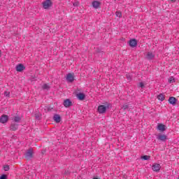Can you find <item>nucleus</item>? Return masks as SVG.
<instances>
[{
    "label": "nucleus",
    "instance_id": "obj_20",
    "mask_svg": "<svg viewBox=\"0 0 179 179\" xmlns=\"http://www.w3.org/2000/svg\"><path fill=\"white\" fill-rule=\"evenodd\" d=\"M50 87V85H48V84H44L42 86V89H43V90H49Z\"/></svg>",
    "mask_w": 179,
    "mask_h": 179
},
{
    "label": "nucleus",
    "instance_id": "obj_17",
    "mask_svg": "<svg viewBox=\"0 0 179 179\" xmlns=\"http://www.w3.org/2000/svg\"><path fill=\"white\" fill-rule=\"evenodd\" d=\"M53 118L55 122H61V116L59 115H55Z\"/></svg>",
    "mask_w": 179,
    "mask_h": 179
},
{
    "label": "nucleus",
    "instance_id": "obj_28",
    "mask_svg": "<svg viewBox=\"0 0 179 179\" xmlns=\"http://www.w3.org/2000/svg\"><path fill=\"white\" fill-rule=\"evenodd\" d=\"M122 108L123 110H127V108H128V105H127V104L123 105L122 107Z\"/></svg>",
    "mask_w": 179,
    "mask_h": 179
},
{
    "label": "nucleus",
    "instance_id": "obj_26",
    "mask_svg": "<svg viewBox=\"0 0 179 179\" xmlns=\"http://www.w3.org/2000/svg\"><path fill=\"white\" fill-rule=\"evenodd\" d=\"M138 87H141V89H143V87H145V85L143 84V83H140L138 85Z\"/></svg>",
    "mask_w": 179,
    "mask_h": 179
},
{
    "label": "nucleus",
    "instance_id": "obj_5",
    "mask_svg": "<svg viewBox=\"0 0 179 179\" xmlns=\"http://www.w3.org/2000/svg\"><path fill=\"white\" fill-rule=\"evenodd\" d=\"M157 139H158V141H162V142H166V141H167V136L165 134H160L157 137Z\"/></svg>",
    "mask_w": 179,
    "mask_h": 179
},
{
    "label": "nucleus",
    "instance_id": "obj_19",
    "mask_svg": "<svg viewBox=\"0 0 179 179\" xmlns=\"http://www.w3.org/2000/svg\"><path fill=\"white\" fill-rule=\"evenodd\" d=\"M21 120H22V118H20V117H19V116H15L13 118L14 122H20Z\"/></svg>",
    "mask_w": 179,
    "mask_h": 179
},
{
    "label": "nucleus",
    "instance_id": "obj_7",
    "mask_svg": "<svg viewBox=\"0 0 179 179\" xmlns=\"http://www.w3.org/2000/svg\"><path fill=\"white\" fill-rule=\"evenodd\" d=\"M52 3L51 0H46L45 2H43V8L45 9H48V8L51 6Z\"/></svg>",
    "mask_w": 179,
    "mask_h": 179
},
{
    "label": "nucleus",
    "instance_id": "obj_22",
    "mask_svg": "<svg viewBox=\"0 0 179 179\" xmlns=\"http://www.w3.org/2000/svg\"><path fill=\"white\" fill-rule=\"evenodd\" d=\"M10 169V168L9 167V165H5L3 166L4 171H9Z\"/></svg>",
    "mask_w": 179,
    "mask_h": 179
},
{
    "label": "nucleus",
    "instance_id": "obj_4",
    "mask_svg": "<svg viewBox=\"0 0 179 179\" xmlns=\"http://www.w3.org/2000/svg\"><path fill=\"white\" fill-rule=\"evenodd\" d=\"M107 111V106H105L103 105H101L98 106V112L99 114H104Z\"/></svg>",
    "mask_w": 179,
    "mask_h": 179
},
{
    "label": "nucleus",
    "instance_id": "obj_8",
    "mask_svg": "<svg viewBox=\"0 0 179 179\" xmlns=\"http://www.w3.org/2000/svg\"><path fill=\"white\" fill-rule=\"evenodd\" d=\"M101 5V3L99 1H94L92 2V6L94 8V9H99L100 8V6Z\"/></svg>",
    "mask_w": 179,
    "mask_h": 179
},
{
    "label": "nucleus",
    "instance_id": "obj_2",
    "mask_svg": "<svg viewBox=\"0 0 179 179\" xmlns=\"http://www.w3.org/2000/svg\"><path fill=\"white\" fill-rule=\"evenodd\" d=\"M66 79L69 83H72L75 80V73L67 74Z\"/></svg>",
    "mask_w": 179,
    "mask_h": 179
},
{
    "label": "nucleus",
    "instance_id": "obj_29",
    "mask_svg": "<svg viewBox=\"0 0 179 179\" xmlns=\"http://www.w3.org/2000/svg\"><path fill=\"white\" fill-rule=\"evenodd\" d=\"M74 6H78V3H73Z\"/></svg>",
    "mask_w": 179,
    "mask_h": 179
},
{
    "label": "nucleus",
    "instance_id": "obj_25",
    "mask_svg": "<svg viewBox=\"0 0 179 179\" xmlns=\"http://www.w3.org/2000/svg\"><path fill=\"white\" fill-rule=\"evenodd\" d=\"M10 94V92L8 90H6L4 92V96H6V97L9 96Z\"/></svg>",
    "mask_w": 179,
    "mask_h": 179
},
{
    "label": "nucleus",
    "instance_id": "obj_31",
    "mask_svg": "<svg viewBox=\"0 0 179 179\" xmlns=\"http://www.w3.org/2000/svg\"><path fill=\"white\" fill-rule=\"evenodd\" d=\"M171 2H176V0H171Z\"/></svg>",
    "mask_w": 179,
    "mask_h": 179
},
{
    "label": "nucleus",
    "instance_id": "obj_1",
    "mask_svg": "<svg viewBox=\"0 0 179 179\" xmlns=\"http://www.w3.org/2000/svg\"><path fill=\"white\" fill-rule=\"evenodd\" d=\"M34 155V151H33V148H29L24 154L25 159L27 160H31V159H33Z\"/></svg>",
    "mask_w": 179,
    "mask_h": 179
},
{
    "label": "nucleus",
    "instance_id": "obj_33",
    "mask_svg": "<svg viewBox=\"0 0 179 179\" xmlns=\"http://www.w3.org/2000/svg\"><path fill=\"white\" fill-rule=\"evenodd\" d=\"M178 179H179V176L178 177Z\"/></svg>",
    "mask_w": 179,
    "mask_h": 179
},
{
    "label": "nucleus",
    "instance_id": "obj_30",
    "mask_svg": "<svg viewBox=\"0 0 179 179\" xmlns=\"http://www.w3.org/2000/svg\"><path fill=\"white\" fill-rule=\"evenodd\" d=\"M2 55V52L0 50V57Z\"/></svg>",
    "mask_w": 179,
    "mask_h": 179
},
{
    "label": "nucleus",
    "instance_id": "obj_13",
    "mask_svg": "<svg viewBox=\"0 0 179 179\" xmlns=\"http://www.w3.org/2000/svg\"><path fill=\"white\" fill-rule=\"evenodd\" d=\"M76 97L78 99V100L83 101L85 100V98L86 97V95L83 93H78L76 94Z\"/></svg>",
    "mask_w": 179,
    "mask_h": 179
},
{
    "label": "nucleus",
    "instance_id": "obj_27",
    "mask_svg": "<svg viewBox=\"0 0 179 179\" xmlns=\"http://www.w3.org/2000/svg\"><path fill=\"white\" fill-rule=\"evenodd\" d=\"M0 179H8V176L3 174L0 177Z\"/></svg>",
    "mask_w": 179,
    "mask_h": 179
},
{
    "label": "nucleus",
    "instance_id": "obj_15",
    "mask_svg": "<svg viewBox=\"0 0 179 179\" xmlns=\"http://www.w3.org/2000/svg\"><path fill=\"white\" fill-rule=\"evenodd\" d=\"M17 128H19V124L16 123H12L10 127V131H17Z\"/></svg>",
    "mask_w": 179,
    "mask_h": 179
},
{
    "label": "nucleus",
    "instance_id": "obj_32",
    "mask_svg": "<svg viewBox=\"0 0 179 179\" xmlns=\"http://www.w3.org/2000/svg\"><path fill=\"white\" fill-rule=\"evenodd\" d=\"M48 111H51V108H48Z\"/></svg>",
    "mask_w": 179,
    "mask_h": 179
},
{
    "label": "nucleus",
    "instance_id": "obj_10",
    "mask_svg": "<svg viewBox=\"0 0 179 179\" xmlns=\"http://www.w3.org/2000/svg\"><path fill=\"white\" fill-rule=\"evenodd\" d=\"M129 45L130 47H136L138 45V41H136V39H131L129 41Z\"/></svg>",
    "mask_w": 179,
    "mask_h": 179
},
{
    "label": "nucleus",
    "instance_id": "obj_21",
    "mask_svg": "<svg viewBox=\"0 0 179 179\" xmlns=\"http://www.w3.org/2000/svg\"><path fill=\"white\" fill-rule=\"evenodd\" d=\"M141 159L143 160H149V159H150V156H149V155H144V156L141 157Z\"/></svg>",
    "mask_w": 179,
    "mask_h": 179
},
{
    "label": "nucleus",
    "instance_id": "obj_12",
    "mask_svg": "<svg viewBox=\"0 0 179 179\" xmlns=\"http://www.w3.org/2000/svg\"><path fill=\"white\" fill-rule=\"evenodd\" d=\"M145 58H146V59H149V60L153 59L155 58V53H153L152 52H148L145 56Z\"/></svg>",
    "mask_w": 179,
    "mask_h": 179
},
{
    "label": "nucleus",
    "instance_id": "obj_9",
    "mask_svg": "<svg viewBox=\"0 0 179 179\" xmlns=\"http://www.w3.org/2000/svg\"><path fill=\"white\" fill-rule=\"evenodd\" d=\"M169 104H172V106H175V104L177 103V99L174 96H171L169 99Z\"/></svg>",
    "mask_w": 179,
    "mask_h": 179
},
{
    "label": "nucleus",
    "instance_id": "obj_16",
    "mask_svg": "<svg viewBox=\"0 0 179 179\" xmlns=\"http://www.w3.org/2000/svg\"><path fill=\"white\" fill-rule=\"evenodd\" d=\"M24 66L23 64H19L16 66V71L17 72H22V71H24Z\"/></svg>",
    "mask_w": 179,
    "mask_h": 179
},
{
    "label": "nucleus",
    "instance_id": "obj_6",
    "mask_svg": "<svg viewBox=\"0 0 179 179\" xmlns=\"http://www.w3.org/2000/svg\"><path fill=\"white\" fill-rule=\"evenodd\" d=\"M161 168H162V166L159 164H154L152 165V170H153V171H155L156 173L160 171Z\"/></svg>",
    "mask_w": 179,
    "mask_h": 179
},
{
    "label": "nucleus",
    "instance_id": "obj_11",
    "mask_svg": "<svg viewBox=\"0 0 179 179\" xmlns=\"http://www.w3.org/2000/svg\"><path fill=\"white\" fill-rule=\"evenodd\" d=\"M157 129L160 131V132H164V131H166V125L163 124H159L157 125Z\"/></svg>",
    "mask_w": 179,
    "mask_h": 179
},
{
    "label": "nucleus",
    "instance_id": "obj_14",
    "mask_svg": "<svg viewBox=\"0 0 179 179\" xmlns=\"http://www.w3.org/2000/svg\"><path fill=\"white\" fill-rule=\"evenodd\" d=\"M64 106L68 108V107H71V106H72V101H71L69 99H66L64 101Z\"/></svg>",
    "mask_w": 179,
    "mask_h": 179
},
{
    "label": "nucleus",
    "instance_id": "obj_24",
    "mask_svg": "<svg viewBox=\"0 0 179 179\" xmlns=\"http://www.w3.org/2000/svg\"><path fill=\"white\" fill-rule=\"evenodd\" d=\"M176 82V80H174V78L173 77H171L169 79V83H174Z\"/></svg>",
    "mask_w": 179,
    "mask_h": 179
},
{
    "label": "nucleus",
    "instance_id": "obj_23",
    "mask_svg": "<svg viewBox=\"0 0 179 179\" xmlns=\"http://www.w3.org/2000/svg\"><path fill=\"white\" fill-rule=\"evenodd\" d=\"M116 16L117 17H121V16H122L121 11H116Z\"/></svg>",
    "mask_w": 179,
    "mask_h": 179
},
{
    "label": "nucleus",
    "instance_id": "obj_3",
    "mask_svg": "<svg viewBox=\"0 0 179 179\" xmlns=\"http://www.w3.org/2000/svg\"><path fill=\"white\" fill-rule=\"evenodd\" d=\"M9 120V116L8 115H3L0 117V122L1 124H6V122Z\"/></svg>",
    "mask_w": 179,
    "mask_h": 179
},
{
    "label": "nucleus",
    "instance_id": "obj_18",
    "mask_svg": "<svg viewBox=\"0 0 179 179\" xmlns=\"http://www.w3.org/2000/svg\"><path fill=\"white\" fill-rule=\"evenodd\" d=\"M157 99H158V100H160L161 101H164V99H165L164 94H160L159 95L157 96Z\"/></svg>",
    "mask_w": 179,
    "mask_h": 179
}]
</instances>
